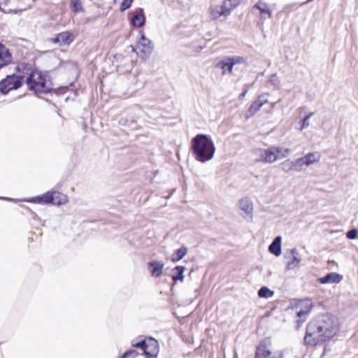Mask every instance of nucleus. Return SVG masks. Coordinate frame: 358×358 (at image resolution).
I'll return each instance as SVG.
<instances>
[{
	"label": "nucleus",
	"instance_id": "4be33fe9",
	"mask_svg": "<svg viewBox=\"0 0 358 358\" xmlns=\"http://www.w3.org/2000/svg\"><path fill=\"white\" fill-rule=\"evenodd\" d=\"M269 252L275 255L279 256L281 254V237L277 236L268 246Z\"/></svg>",
	"mask_w": 358,
	"mask_h": 358
},
{
	"label": "nucleus",
	"instance_id": "423d86ee",
	"mask_svg": "<svg viewBox=\"0 0 358 358\" xmlns=\"http://www.w3.org/2000/svg\"><path fill=\"white\" fill-rule=\"evenodd\" d=\"M23 82L22 76L8 75L0 81V90H18L22 87Z\"/></svg>",
	"mask_w": 358,
	"mask_h": 358
},
{
	"label": "nucleus",
	"instance_id": "dca6fc26",
	"mask_svg": "<svg viewBox=\"0 0 358 358\" xmlns=\"http://www.w3.org/2000/svg\"><path fill=\"white\" fill-rule=\"evenodd\" d=\"M290 252L292 255V258L287 263L286 268L287 270H292L297 268L301 262V257L296 248H292Z\"/></svg>",
	"mask_w": 358,
	"mask_h": 358
},
{
	"label": "nucleus",
	"instance_id": "49530a36",
	"mask_svg": "<svg viewBox=\"0 0 358 358\" xmlns=\"http://www.w3.org/2000/svg\"><path fill=\"white\" fill-rule=\"evenodd\" d=\"M1 199H6V200L8 199V198H6V197H2Z\"/></svg>",
	"mask_w": 358,
	"mask_h": 358
},
{
	"label": "nucleus",
	"instance_id": "1a4fd4ad",
	"mask_svg": "<svg viewBox=\"0 0 358 358\" xmlns=\"http://www.w3.org/2000/svg\"><path fill=\"white\" fill-rule=\"evenodd\" d=\"M146 348L144 349L143 353L147 357L156 358L159 353V344L158 341L153 338H147Z\"/></svg>",
	"mask_w": 358,
	"mask_h": 358
},
{
	"label": "nucleus",
	"instance_id": "f8f14e48",
	"mask_svg": "<svg viewBox=\"0 0 358 358\" xmlns=\"http://www.w3.org/2000/svg\"><path fill=\"white\" fill-rule=\"evenodd\" d=\"M13 57L10 50L0 42V68H3L12 62Z\"/></svg>",
	"mask_w": 358,
	"mask_h": 358
},
{
	"label": "nucleus",
	"instance_id": "473e14b6",
	"mask_svg": "<svg viewBox=\"0 0 358 358\" xmlns=\"http://www.w3.org/2000/svg\"><path fill=\"white\" fill-rule=\"evenodd\" d=\"M146 344V338L142 339L140 341L135 342L134 341H131V345L134 348H140L144 352V349L146 348L145 345Z\"/></svg>",
	"mask_w": 358,
	"mask_h": 358
},
{
	"label": "nucleus",
	"instance_id": "f704fd0d",
	"mask_svg": "<svg viewBox=\"0 0 358 358\" xmlns=\"http://www.w3.org/2000/svg\"><path fill=\"white\" fill-rule=\"evenodd\" d=\"M138 355L136 350L131 349L126 351L121 358H134Z\"/></svg>",
	"mask_w": 358,
	"mask_h": 358
},
{
	"label": "nucleus",
	"instance_id": "f257e3e1",
	"mask_svg": "<svg viewBox=\"0 0 358 358\" xmlns=\"http://www.w3.org/2000/svg\"><path fill=\"white\" fill-rule=\"evenodd\" d=\"M339 330L340 323L336 317L329 313L319 315L308 323L304 343L308 345L323 343L336 336Z\"/></svg>",
	"mask_w": 358,
	"mask_h": 358
},
{
	"label": "nucleus",
	"instance_id": "bb28decb",
	"mask_svg": "<svg viewBox=\"0 0 358 358\" xmlns=\"http://www.w3.org/2000/svg\"><path fill=\"white\" fill-rule=\"evenodd\" d=\"M70 8L74 13H83L85 11L80 0H71Z\"/></svg>",
	"mask_w": 358,
	"mask_h": 358
},
{
	"label": "nucleus",
	"instance_id": "6ab92c4d",
	"mask_svg": "<svg viewBox=\"0 0 358 358\" xmlns=\"http://www.w3.org/2000/svg\"><path fill=\"white\" fill-rule=\"evenodd\" d=\"M263 96H259L258 99L254 101L246 112L247 118L252 116L255 113H257L260 108L264 105V103L267 101V99L262 100Z\"/></svg>",
	"mask_w": 358,
	"mask_h": 358
},
{
	"label": "nucleus",
	"instance_id": "37998d69",
	"mask_svg": "<svg viewBox=\"0 0 358 358\" xmlns=\"http://www.w3.org/2000/svg\"><path fill=\"white\" fill-rule=\"evenodd\" d=\"M260 96H263V97L262 98V100L267 99H266L267 94H262V95H261Z\"/></svg>",
	"mask_w": 358,
	"mask_h": 358
},
{
	"label": "nucleus",
	"instance_id": "aec40b11",
	"mask_svg": "<svg viewBox=\"0 0 358 358\" xmlns=\"http://www.w3.org/2000/svg\"><path fill=\"white\" fill-rule=\"evenodd\" d=\"M280 166L285 173H288L291 171H295L296 172L301 171L300 166L296 164V160L293 162L290 159H286L280 163Z\"/></svg>",
	"mask_w": 358,
	"mask_h": 358
},
{
	"label": "nucleus",
	"instance_id": "c03bdc74",
	"mask_svg": "<svg viewBox=\"0 0 358 358\" xmlns=\"http://www.w3.org/2000/svg\"><path fill=\"white\" fill-rule=\"evenodd\" d=\"M246 92H247V91H244L243 92H242L241 94V96H244L245 95Z\"/></svg>",
	"mask_w": 358,
	"mask_h": 358
},
{
	"label": "nucleus",
	"instance_id": "393cba45",
	"mask_svg": "<svg viewBox=\"0 0 358 358\" xmlns=\"http://www.w3.org/2000/svg\"><path fill=\"white\" fill-rule=\"evenodd\" d=\"M185 270V267L183 266H177L173 268L172 272V279L173 281L176 282L178 280L182 281L184 278L183 273Z\"/></svg>",
	"mask_w": 358,
	"mask_h": 358
},
{
	"label": "nucleus",
	"instance_id": "79ce46f5",
	"mask_svg": "<svg viewBox=\"0 0 358 358\" xmlns=\"http://www.w3.org/2000/svg\"><path fill=\"white\" fill-rule=\"evenodd\" d=\"M303 322H301V320H297V328H299L301 324H302Z\"/></svg>",
	"mask_w": 358,
	"mask_h": 358
},
{
	"label": "nucleus",
	"instance_id": "7c9ffc66",
	"mask_svg": "<svg viewBox=\"0 0 358 358\" xmlns=\"http://www.w3.org/2000/svg\"><path fill=\"white\" fill-rule=\"evenodd\" d=\"M57 40L64 43H69L71 41V40H70V34L67 31L59 34Z\"/></svg>",
	"mask_w": 358,
	"mask_h": 358
},
{
	"label": "nucleus",
	"instance_id": "6e6552de",
	"mask_svg": "<svg viewBox=\"0 0 358 358\" xmlns=\"http://www.w3.org/2000/svg\"><path fill=\"white\" fill-rule=\"evenodd\" d=\"M238 207L243 211L242 216L247 222H252L253 218V204L248 198H243L238 201Z\"/></svg>",
	"mask_w": 358,
	"mask_h": 358
},
{
	"label": "nucleus",
	"instance_id": "72a5a7b5",
	"mask_svg": "<svg viewBox=\"0 0 358 358\" xmlns=\"http://www.w3.org/2000/svg\"><path fill=\"white\" fill-rule=\"evenodd\" d=\"M229 59H230L231 63H233V66H234L237 64H243L246 62V60L244 57H240V56L229 57Z\"/></svg>",
	"mask_w": 358,
	"mask_h": 358
},
{
	"label": "nucleus",
	"instance_id": "9b49d317",
	"mask_svg": "<svg viewBox=\"0 0 358 358\" xmlns=\"http://www.w3.org/2000/svg\"><path fill=\"white\" fill-rule=\"evenodd\" d=\"M278 159L273 148L259 150V161L264 163H273Z\"/></svg>",
	"mask_w": 358,
	"mask_h": 358
},
{
	"label": "nucleus",
	"instance_id": "f3484780",
	"mask_svg": "<svg viewBox=\"0 0 358 358\" xmlns=\"http://www.w3.org/2000/svg\"><path fill=\"white\" fill-rule=\"evenodd\" d=\"M310 1L311 0H307L306 1H304L302 3L294 2V3H287L283 6L282 10L277 13L276 17L280 18L282 13H285L286 15L287 16L289 12H292L294 10L298 9L300 6L310 2Z\"/></svg>",
	"mask_w": 358,
	"mask_h": 358
},
{
	"label": "nucleus",
	"instance_id": "c9c22d12",
	"mask_svg": "<svg viewBox=\"0 0 358 358\" xmlns=\"http://www.w3.org/2000/svg\"><path fill=\"white\" fill-rule=\"evenodd\" d=\"M134 0H123L121 6H120V10L124 11L125 10L129 8L132 4Z\"/></svg>",
	"mask_w": 358,
	"mask_h": 358
},
{
	"label": "nucleus",
	"instance_id": "a878e982",
	"mask_svg": "<svg viewBox=\"0 0 358 358\" xmlns=\"http://www.w3.org/2000/svg\"><path fill=\"white\" fill-rule=\"evenodd\" d=\"M210 15L213 19H217L222 15L227 16L221 5L213 6L210 7Z\"/></svg>",
	"mask_w": 358,
	"mask_h": 358
},
{
	"label": "nucleus",
	"instance_id": "0eeeda50",
	"mask_svg": "<svg viewBox=\"0 0 358 358\" xmlns=\"http://www.w3.org/2000/svg\"><path fill=\"white\" fill-rule=\"evenodd\" d=\"M139 34L140 40L138 42L137 48L141 52V57L143 59H147L151 55L154 48V45L151 40L145 37L143 31H139Z\"/></svg>",
	"mask_w": 358,
	"mask_h": 358
},
{
	"label": "nucleus",
	"instance_id": "c756f323",
	"mask_svg": "<svg viewBox=\"0 0 358 358\" xmlns=\"http://www.w3.org/2000/svg\"><path fill=\"white\" fill-rule=\"evenodd\" d=\"M273 294L274 292L266 287H262L258 291V296L260 298H270L273 296Z\"/></svg>",
	"mask_w": 358,
	"mask_h": 358
},
{
	"label": "nucleus",
	"instance_id": "4c0bfd02",
	"mask_svg": "<svg viewBox=\"0 0 358 358\" xmlns=\"http://www.w3.org/2000/svg\"><path fill=\"white\" fill-rule=\"evenodd\" d=\"M272 148L274 150V152H275V155H278V157H279L280 155H282V151H283L282 148H280V147H272Z\"/></svg>",
	"mask_w": 358,
	"mask_h": 358
},
{
	"label": "nucleus",
	"instance_id": "7ed1b4c3",
	"mask_svg": "<svg viewBox=\"0 0 358 358\" xmlns=\"http://www.w3.org/2000/svg\"><path fill=\"white\" fill-rule=\"evenodd\" d=\"M192 150L198 162L205 163L214 157L215 146L211 137L206 134H197L191 141Z\"/></svg>",
	"mask_w": 358,
	"mask_h": 358
},
{
	"label": "nucleus",
	"instance_id": "2eb2a0df",
	"mask_svg": "<svg viewBox=\"0 0 358 358\" xmlns=\"http://www.w3.org/2000/svg\"><path fill=\"white\" fill-rule=\"evenodd\" d=\"M216 68L221 69L222 74L231 73L233 69V63H231L229 57H226L223 59L219 61L216 65Z\"/></svg>",
	"mask_w": 358,
	"mask_h": 358
},
{
	"label": "nucleus",
	"instance_id": "58836bf2",
	"mask_svg": "<svg viewBox=\"0 0 358 358\" xmlns=\"http://www.w3.org/2000/svg\"><path fill=\"white\" fill-rule=\"evenodd\" d=\"M282 150H283L282 153L281 155H280L278 157V159L282 158V157H286L290 152V150L289 148H285V149L282 148Z\"/></svg>",
	"mask_w": 358,
	"mask_h": 358
},
{
	"label": "nucleus",
	"instance_id": "5701e85b",
	"mask_svg": "<svg viewBox=\"0 0 358 358\" xmlns=\"http://www.w3.org/2000/svg\"><path fill=\"white\" fill-rule=\"evenodd\" d=\"M254 8L259 10L260 14L262 15V18H265L264 15H266L267 17L270 18L271 17V11L268 8V6L265 2L259 1L255 6Z\"/></svg>",
	"mask_w": 358,
	"mask_h": 358
},
{
	"label": "nucleus",
	"instance_id": "4468645a",
	"mask_svg": "<svg viewBox=\"0 0 358 358\" xmlns=\"http://www.w3.org/2000/svg\"><path fill=\"white\" fill-rule=\"evenodd\" d=\"M301 306L303 307V309H301L299 310L296 313L297 317H299L301 320V322H303L306 321L307 316L309 315V313L311 311L313 303L310 299H305L301 303Z\"/></svg>",
	"mask_w": 358,
	"mask_h": 358
},
{
	"label": "nucleus",
	"instance_id": "b1692460",
	"mask_svg": "<svg viewBox=\"0 0 358 358\" xmlns=\"http://www.w3.org/2000/svg\"><path fill=\"white\" fill-rule=\"evenodd\" d=\"M188 249L185 246H182L179 249L174 251V252L171 255V260L176 263L180 259H182L187 253Z\"/></svg>",
	"mask_w": 358,
	"mask_h": 358
},
{
	"label": "nucleus",
	"instance_id": "a211bd4d",
	"mask_svg": "<svg viewBox=\"0 0 358 358\" xmlns=\"http://www.w3.org/2000/svg\"><path fill=\"white\" fill-rule=\"evenodd\" d=\"M343 279V276L338 273H329L322 278L317 279V281L322 284L338 283Z\"/></svg>",
	"mask_w": 358,
	"mask_h": 358
},
{
	"label": "nucleus",
	"instance_id": "f03ea898",
	"mask_svg": "<svg viewBox=\"0 0 358 358\" xmlns=\"http://www.w3.org/2000/svg\"><path fill=\"white\" fill-rule=\"evenodd\" d=\"M15 69L17 72L27 75L25 83L29 90H69L67 87L53 88L48 73L38 70L29 63H21Z\"/></svg>",
	"mask_w": 358,
	"mask_h": 358
},
{
	"label": "nucleus",
	"instance_id": "39448f33",
	"mask_svg": "<svg viewBox=\"0 0 358 358\" xmlns=\"http://www.w3.org/2000/svg\"><path fill=\"white\" fill-rule=\"evenodd\" d=\"M255 358H282L280 350H272L268 341H262L257 348Z\"/></svg>",
	"mask_w": 358,
	"mask_h": 358
},
{
	"label": "nucleus",
	"instance_id": "a18cd8bd",
	"mask_svg": "<svg viewBox=\"0 0 358 358\" xmlns=\"http://www.w3.org/2000/svg\"><path fill=\"white\" fill-rule=\"evenodd\" d=\"M54 41H55V42H59V41L57 40V38H55Z\"/></svg>",
	"mask_w": 358,
	"mask_h": 358
},
{
	"label": "nucleus",
	"instance_id": "ea45409f",
	"mask_svg": "<svg viewBox=\"0 0 358 358\" xmlns=\"http://www.w3.org/2000/svg\"><path fill=\"white\" fill-rule=\"evenodd\" d=\"M127 122H128V120L127 118H124V117H121L119 120V124H121V125H126Z\"/></svg>",
	"mask_w": 358,
	"mask_h": 358
},
{
	"label": "nucleus",
	"instance_id": "de8ad7c7",
	"mask_svg": "<svg viewBox=\"0 0 358 358\" xmlns=\"http://www.w3.org/2000/svg\"><path fill=\"white\" fill-rule=\"evenodd\" d=\"M147 358H152V357H147Z\"/></svg>",
	"mask_w": 358,
	"mask_h": 358
},
{
	"label": "nucleus",
	"instance_id": "c85d7f7f",
	"mask_svg": "<svg viewBox=\"0 0 358 358\" xmlns=\"http://www.w3.org/2000/svg\"><path fill=\"white\" fill-rule=\"evenodd\" d=\"M59 91H33L34 96L39 99H43L48 101V96H52V92L57 94Z\"/></svg>",
	"mask_w": 358,
	"mask_h": 358
},
{
	"label": "nucleus",
	"instance_id": "ddd939ff",
	"mask_svg": "<svg viewBox=\"0 0 358 358\" xmlns=\"http://www.w3.org/2000/svg\"><path fill=\"white\" fill-rule=\"evenodd\" d=\"M319 159L320 157L318 154L310 152L304 157L297 159L296 164L300 166L301 169L304 165L309 166L315 162H318Z\"/></svg>",
	"mask_w": 358,
	"mask_h": 358
},
{
	"label": "nucleus",
	"instance_id": "9d476101",
	"mask_svg": "<svg viewBox=\"0 0 358 358\" xmlns=\"http://www.w3.org/2000/svg\"><path fill=\"white\" fill-rule=\"evenodd\" d=\"M130 23L132 26L136 27H142L145 24V16L144 10L142 8H138L135 10L130 19Z\"/></svg>",
	"mask_w": 358,
	"mask_h": 358
},
{
	"label": "nucleus",
	"instance_id": "a19ab883",
	"mask_svg": "<svg viewBox=\"0 0 358 358\" xmlns=\"http://www.w3.org/2000/svg\"><path fill=\"white\" fill-rule=\"evenodd\" d=\"M276 80H277L276 75L275 74H273V75H271L270 76V79H269L268 83L274 82V81H276Z\"/></svg>",
	"mask_w": 358,
	"mask_h": 358
},
{
	"label": "nucleus",
	"instance_id": "e433bc0d",
	"mask_svg": "<svg viewBox=\"0 0 358 358\" xmlns=\"http://www.w3.org/2000/svg\"><path fill=\"white\" fill-rule=\"evenodd\" d=\"M346 236L349 239L357 238L358 237V230L356 229L349 230L346 234Z\"/></svg>",
	"mask_w": 358,
	"mask_h": 358
},
{
	"label": "nucleus",
	"instance_id": "20e7f679",
	"mask_svg": "<svg viewBox=\"0 0 358 358\" xmlns=\"http://www.w3.org/2000/svg\"><path fill=\"white\" fill-rule=\"evenodd\" d=\"M32 200L59 206L66 203L68 201V198L65 194L59 192H48L41 196L33 198Z\"/></svg>",
	"mask_w": 358,
	"mask_h": 358
},
{
	"label": "nucleus",
	"instance_id": "cd10ccee",
	"mask_svg": "<svg viewBox=\"0 0 358 358\" xmlns=\"http://www.w3.org/2000/svg\"><path fill=\"white\" fill-rule=\"evenodd\" d=\"M236 0H224L221 4L225 13L229 15L231 11L236 7Z\"/></svg>",
	"mask_w": 358,
	"mask_h": 358
},
{
	"label": "nucleus",
	"instance_id": "2f4dec72",
	"mask_svg": "<svg viewBox=\"0 0 358 358\" xmlns=\"http://www.w3.org/2000/svg\"><path fill=\"white\" fill-rule=\"evenodd\" d=\"M313 115V113H310L309 114L306 115L304 117V118L301 120V127L300 128L301 131H302L303 129L309 127V125H310L309 120Z\"/></svg>",
	"mask_w": 358,
	"mask_h": 358
},
{
	"label": "nucleus",
	"instance_id": "412c9836",
	"mask_svg": "<svg viewBox=\"0 0 358 358\" xmlns=\"http://www.w3.org/2000/svg\"><path fill=\"white\" fill-rule=\"evenodd\" d=\"M148 266L152 268L150 273L152 276L158 278L162 275L164 266V263L158 261H152L148 263Z\"/></svg>",
	"mask_w": 358,
	"mask_h": 358
}]
</instances>
